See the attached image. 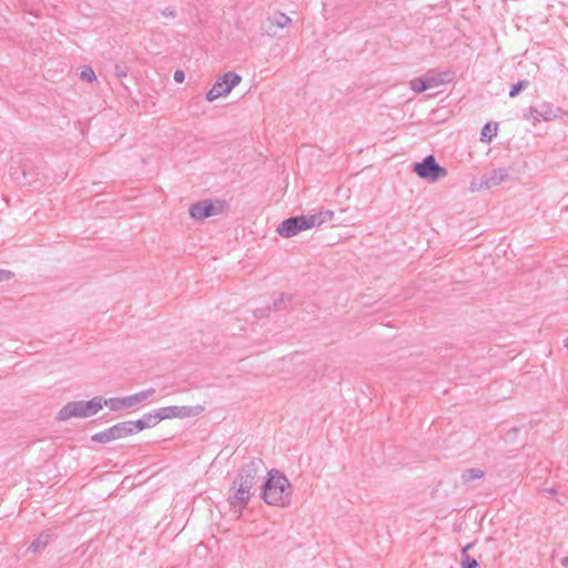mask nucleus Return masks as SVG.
Returning <instances> with one entry per match:
<instances>
[{
    "label": "nucleus",
    "mask_w": 568,
    "mask_h": 568,
    "mask_svg": "<svg viewBox=\"0 0 568 568\" xmlns=\"http://www.w3.org/2000/svg\"><path fill=\"white\" fill-rule=\"evenodd\" d=\"M91 440L100 444H108L112 440H116L114 426L112 425L102 432L95 433L91 436Z\"/></svg>",
    "instance_id": "obj_15"
},
{
    "label": "nucleus",
    "mask_w": 568,
    "mask_h": 568,
    "mask_svg": "<svg viewBox=\"0 0 568 568\" xmlns=\"http://www.w3.org/2000/svg\"><path fill=\"white\" fill-rule=\"evenodd\" d=\"M292 300V296L288 294H281L278 298H276L273 303L274 311H280L284 308V304L286 302H290Z\"/></svg>",
    "instance_id": "obj_28"
},
{
    "label": "nucleus",
    "mask_w": 568,
    "mask_h": 568,
    "mask_svg": "<svg viewBox=\"0 0 568 568\" xmlns=\"http://www.w3.org/2000/svg\"><path fill=\"white\" fill-rule=\"evenodd\" d=\"M49 542V535H41L37 539H34L29 546V550L32 552H37L40 549L44 548Z\"/></svg>",
    "instance_id": "obj_22"
},
{
    "label": "nucleus",
    "mask_w": 568,
    "mask_h": 568,
    "mask_svg": "<svg viewBox=\"0 0 568 568\" xmlns=\"http://www.w3.org/2000/svg\"><path fill=\"white\" fill-rule=\"evenodd\" d=\"M547 493H549L550 495H555L556 494V489L555 488H550V489H545Z\"/></svg>",
    "instance_id": "obj_38"
},
{
    "label": "nucleus",
    "mask_w": 568,
    "mask_h": 568,
    "mask_svg": "<svg viewBox=\"0 0 568 568\" xmlns=\"http://www.w3.org/2000/svg\"><path fill=\"white\" fill-rule=\"evenodd\" d=\"M425 83L428 89L430 88H437L440 84L447 82L449 80V73L443 72V73H427L424 77Z\"/></svg>",
    "instance_id": "obj_13"
},
{
    "label": "nucleus",
    "mask_w": 568,
    "mask_h": 568,
    "mask_svg": "<svg viewBox=\"0 0 568 568\" xmlns=\"http://www.w3.org/2000/svg\"><path fill=\"white\" fill-rule=\"evenodd\" d=\"M471 547V544L466 545L462 551V566L463 568H479V565L475 558H470L467 555L468 549Z\"/></svg>",
    "instance_id": "obj_17"
},
{
    "label": "nucleus",
    "mask_w": 568,
    "mask_h": 568,
    "mask_svg": "<svg viewBox=\"0 0 568 568\" xmlns=\"http://www.w3.org/2000/svg\"><path fill=\"white\" fill-rule=\"evenodd\" d=\"M227 210H229V204L226 201L215 200V215L225 213Z\"/></svg>",
    "instance_id": "obj_31"
},
{
    "label": "nucleus",
    "mask_w": 568,
    "mask_h": 568,
    "mask_svg": "<svg viewBox=\"0 0 568 568\" xmlns=\"http://www.w3.org/2000/svg\"><path fill=\"white\" fill-rule=\"evenodd\" d=\"M123 402H124V397H122V398H109V399L104 398V403H105L104 406L109 407L113 412L121 410V409H124V408H129L128 405L123 404Z\"/></svg>",
    "instance_id": "obj_21"
},
{
    "label": "nucleus",
    "mask_w": 568,
    "mask_h": 568,
    "mask_svg": "<svg viewBox=\"0 0 568 568\" xmlns=\"http://www.w3.org/2000/svg\"><path fill=\"white\" fill-rule=\"evenodd\" d=\"M497 134V125L494 128L490 123L485 124V126L481 130V141H490L494 135Z\"/></svg>",
    "instance_id": "obj_24"
},
{
    "label": "nucleus",
    "mask_w": 568,
    "mask_h": 568,
    "mask_svg": "<svg viewBox=\"0 0 568 568\" xmlns=\"http://www.w3.org/2000/svg\"><path fill=\"white\" fill-rule=\"evenodd\" d=\"M113 426H114V429H115L116 439H122V438L132 436L129 423L126 420L125 422L116 423Z\"/></svg>",
    "instance_id": "obj_19"
},
{
    "label": "nucleus",
    "mask_w": 568,
    "mask_h": 568,
    "mask_svg": "<svg viewBox=\"0 0 568 568\" xmlns=\"http://www.w3.org/2000/svg\"><path fill=\"white\" fill-rule=\"evenodd\" d=\"M203 406H166L158 408L161 420L170 418H185L199 415Z\"/></svg>",
    "instance_id": "obj_6"
},
{
    "label": "nucleus",
    "mask_w": 568,
    "mask_h": 568,
    "mask_svg": "<svg viewBox=\"0 0 568 568\" xmlns=\"http://www.w3.org/2000/svg\"><path fill=\"white\" fill-rule=\"evenodd\" d=\"M173 78H174L175 82L182 83L185 79V73L182 70H175Z\"/></svg>",
    "instance_id": "obj_32"
},
{
    "label": "nucleus",
    "mask_w": 568,
    "mask_h": 568,
    "mask_svg": "<svg viewBox=\"0 0 568 568\" xmlns=\"http://www.w3.org/2000/svg\"><path fill=\"white\" fill-rule=\"evenodd\" d=\"M155 393V389L154 388H148V389H144V390H141L139 393H135V394H132V395H129V396H125L124 397V402L123 404L124 405H128V407H133L135 406L136 404L139 403H142L144 400H146L149 397H151L153 394Z\"/></svg>",
    "instance_id": "obj_12"
},
{
    "label": "nucleus",
    "mask_w": 568,
    "mask_h": 568,
    "mask_svg": "<svg viewBox=\"0 0 568 568\" xmlns=\"http://www.w3.org/2000/svg\"><path fill=\"white\" fill-rule=\"evenodd\" d=\"M292 22L291 18L283 12L270 14L264 23V30L268 36H275L277 29H283Z\"/></svg>",
    "instance_id": "obj_8"
},
{
    "label": "nucleus",
    "mask_w": 568,
    "mask_h": 568,
    "mask_svg": "<svg viewBox=\"0 0 568 568\" xmlns=\"http://www.w3.org/2000/svg\"><path fill=\"white\" fill-rule=\"evenodd\" d=\"M114 73L119 79L124 78L129 73V67L125 64L116 63L114 65Z\"/></svg>",
    "instance_id": "obj_30"
},
{
    "label": "nucleus",
    "mask_w": 568,
    "mask_h": 568,
    "mask_svg": "<svg viewBox=\"0 0 568 568\" xmlns=\"http://www.w3.org/2000/svg\"><path fill=\"white\" fill-rule=\"evenodd\" d=\"M80 78H81V80L89 82V83L93 82L97 79L93 69L90 67H84L81 70Z\"/></svg>",
    "instance_id": "obj_26"
},
{
    "label": "nucleus",
    "mask_w": 568,
    "mask_h": 568,
    "mask_svg": "<svg viewBox=\"0 0 568 568\" xmlns=\"http://www.w3.org/2000/svg\"><path fill=\"white\" fill-rule=\"evenodd\" d=\"M538 116H540L544 121H554L558 118V114L560 112V109L555 108L550 103H541L538 105V111H535Z\"/></svg>",
    "instance_id": "obj_11"
},
{
    "label": "nucleus",
    "mask_w": 568,
    "mask_h": 568,
    "mask_svg": "<svg viewBox=\"0 0 568 568\" xmlns=\"http://www.w3.org/2000/svg\"><path fill=\"white\" fill-rule=\"evenodd\" d=\"M126 422L129 423L130 430H131L132 435H135V434L146 429L142 417L136 420H126Z\"/></svg>",
    "instance_id": "obj_25"
},
{
    "label": "nucleus",
    "mask_w": 568,
    "mask_h": 568,
    "mask_svg": "<svg viewBox=\"0 0 568 568\" xmlns=\"http://www.w3.org/2000/svg\"><path fill=\"white\" fill-rule=\"evenodd\" d=\"M242 81L240 74L229 71L215 80V100L226 97Z\"/></svg>",
    "instance_id": "obj_7"
},
{
    "label": "nucleus",
    "mask_w": 568,
    "mask_h": 568,
    "mask_svg": "<svg viewBox=\"0 0 568 568\" xmlns=\"http://www.w3.org/2000/svg\"><path fill=\"white\" fill-rule=\"evenodd\" d=\"M528 84L529 82L526 80L519 81L518 83L514 84L509 91V97L515 98L523 89L527 88Z\"/></svg>",
    "instance_id": "obj_29"
},
{
    "label": "nucleus",
    "mask_w": 568,
    "mask_h": 568,
    "mask_svg": "<svg viewBox=\"0 0 568 568\" xmlns=\"http://www.w3.org/2000/svg\"><path fill=\"white\" fill-rule=\"evenodd\" d=\"M485 473L480 468H470L462 473V480L464 484H470L474 480L481 479Z\"/></svg>",
    "instance_id": "obj_16"
},
{
    "label": "nucleus",
    "mask_w": 568,
    "mask_h": 568,
    "mask_svg": "<svg viewBox=\"0 0 568 568\" xmlns=\"http://www.w3.org/2000/svg\"><path fill=\"white\" fill-rule=\"evenodd\" d=\"M189 214L194 220H203L213 215V200L209 199L202 202L193 203L189 209Z\"/></svg>",
    "instance_id": "obj_9"
},
{
    "label": "nucleus",
    "mask_w": 568,
    "mask_h": 568,
    "mask_svg": "<svg viewBox=\"0 0 568 568\" xmlns=\"http://www.w3.org/2000/svg\"><path fill=\"white\" fill-rule=\"evenodd\" d=\"M12 272L7 270H0V282L8 281L12 277Z\"/></svg>",
    "instance_id": "obj_33"
},
{
    "label": "nucleus",
    "mask_w": 568,
    "mask_h": 568,
    "mask_svg": "<svg viewBox=\"0 0 568 568\" xmlns=\"http://www.w3.org/2000/svg\"><path fill=\"white\" fill-rule=\"evenodd\" d=\"M565 346L568 347V338L565 342Z\"/></svg>",
    "instance_id": "obj_39"
},
{
    "label": "nucleus",
    "mask_w": 568,
    "mask_h": 568,
    "mask_svg": "<svg viewBox=\"0 0 568 568\" xmlns=\"http://www.w3.org/2000/svg\"><path fill=\"white\" fill-rule=\"evenodd\" d=\"M142 419H143L146 428L154 427L161 422L160 414H159L158 409H154L152 412L144 414L142 416Z\"/></svg>",
    "instance_id": "obj_18"
},
{
    "label": "nucleus",
    "mask_w": 568,
    "mask_h": 568,
    "mask_svg": "<svg viewBox=\"0 0 568 568\" xmlns=\"http://www.w3.org/2000/svg\"><path fill=\"white\" fill-rule=\"evenodd\" d=\"M410 89L416 93H422L426 91L428 88L425 83L424 78L414 79L409 82Z\"/></svg>",
    "instance_id": "obj_23"
},
{
    "label": "nucleus",
    "mask_w": 568,
    "mask_h": 568,
    "mask_svg": "<svg viewBox=\"0 0 568 568\" xmlns=\"http://www.w3.org/2000/svg\"><path fill=\"white\" fill-rule=\"evenodd\" d=\"M20 169H21L22 174H23L24 178H27L29 174H31L29 165H28V163L26 161L21 162Z\"/></svg>",
    "instance_id": "obj_34"
},
{
    "label": "nucleus",
    "mask_w": 568,
    "mask_h": 568,
    "mask_svg": "<svg viewBox=\"0 0 568 568\" xmlns=\"http://www.w3.org/2000/svg\"><path fill=\"white\" fill-rule=\"evenodd\" d=\"M265 470L266 467L263 460L258 458L250 459L240 468L229 493V503L237 517L247 506L253 495L252 488L257 484Z\"/></svg>",
    "instance_id": "obj_1"
},
{
    "label": "nucleus",
    "mask_w": 568,
    "mask_h": 568,
    "mask_svg": "<svg viewBox=\"0 0 568 568\" xmlns=\"http://www.w3.org/2000/svg\"><path fill=\"white\" fill-rule=\"evenodd\" d=\"M104 398L95 396L90 400H74L65 404L58 413V420L70 418H88L98 414L104 407Z\"/></svg>",
    "instance_id": "obj_3"
},
{
    "label": "nucleus",
    "mask_w": 568,
    "mask_h": 568,
    "mask_svg": "<svg viewBox=\"0 0 568 568\" xmlns=\"http://www.w3.org/2000/svg\"><path fill=\"white\" fill-rule=\"evenodd\" d=\"M163 14H164V16H166V17H173V16H174V12L168 8V9H165V10L163 11Z\"/></svg>",
    "instance_id": "obj_36"
},
{
    "label": "nucleus",
    "mask_w": 568,
    "mask_h": 568,
    "mask_svg": "<svg viewBox=\"0 0 568 568\" xmlns=\"http://www.w3.org/2000/svg\"><path fill=\"white\" fill-rule=\"evenodd\" d=\"M235 149L219 145V148H215V155L217 154L220 160L227 162L233 160V154L235 153Z\"/></svg>",
    "instance_id": "obj_20"
},
{
    "label": "nucleus",
    "mask_w": 568,
    "mask_h": 568,
    "mask_svg": "<svg viewBox=\"0 0 568 568\" xmlns=\"http://www.w3.org/2000/svg\"><path fill=\"white\" fill-rule=\"evenodd\" d=\"M508 171L506 169H497L491 171L484 178L480 187L491 189L508 180Z\"/></svg>",
    "instance_id": "obj_10"
},
{
    "label": "nucleus",
    "mask_w": 568,
    "mask_h": 568,
    "mask_svg": "<svg viewBox=\"0 0 568 568\" xmlns=\"http://www.w3.org/2000/svg\"><path fill=\"white\" fill-rule=\"evenodd\" d=\"M560 562H561L562 566L568 567V556L561 558Z\"/></svg>",
    "instance_id": "obj_37"
},
{
    "label": "nucleus",
    "mask_w": 568,
    "mask_h": 568,
    "mask_svg": "<svg viewBox=\"0 0 568 568\" xmlns=\"http://www.w3.org/2000/svg\"><path fill=\"white\" fill-rule=\"evenodd\" d=\"M263 484L262 498L271 506L287 507L291 504L292 485L282 473L272 469Z\"/></svg>",
    "instance_id": "obj_2"
},
{
    "label": "nucleus",
    "mask_w": 568,
    "mask_h": 568,
    "mask_svg": "<svg viewBox=\"0 0 568 568\" xmlns=\"http://www.w3.org/2000/svg\"><path fill=\"white\" fill-rule=\"evenodd\" d=\"M91 440L100 444H108L112 440H116L114 426L112 425L102 432L95 433L91 436Z\"/></svg>",
    "instance_id": "obj_14"
},
{
    "label": "nucleus",
    "mask_w": 568,
    "mask_h": 568,
    "mask_svg": "<svg viewBox=\"0 0 568 568\" xmlns=\"http://www.w3.org/2000/svg\"><path fill=\"white\" fill-rule=\"evenodd\" d=\"M205 98L209 102H213V88L207 90Z\"/></svg>",
    "instance_id": "obj_35"
},
{
    "label": "nucleus",
    "mask_w": 568,
    "mask_h": 568,
    "mask_svg": "<svg viewBox=\"0 0 568 568\" xmlns=\"http://www.w3.org/2000/svg\"><path fill=\"white\" fill-rule=\"evenodd\" d=\"M535 111H538V106H530L524 113V118L528 121H532L534 124L541 121L540 116H538Z\"/></svg>",
    "instance_id": "obj_27"
},
{
    "label": "nucleus",
    "mask_w": 568,
    "mask_h": 568,
    "mask_svg": "<svg viewBox=\"0 0 568 568\" xmlns=\"http://www.w3.org/2000/svg\"><path fill=\"white\" fill-rule=\"evenodd\" d=\"M322 223L323 219L321 217V214L293 216L284 220L277 226L276 231L281 236L288 239L295 236L302 231L321 225Z\"/></svg>",
    "instance_id": "obj_4"
},
{
    "label": "nucleus",
    "mask_w": 568,
    "mask_h": 568,
    "mask_svg": "<svg viewBox=\"0 0 568 568\" xmlns=\"http://www.w3.org/2000/svg\"><path fill=\"white\" fill-rule=\"evenodd\" d=\"M413 172L429 182H437L447 176V170L436 162L434 155H428L422 162L415 163Z\"/></svg>",
    "instance_id": "obj_5"
}]
</instances>
